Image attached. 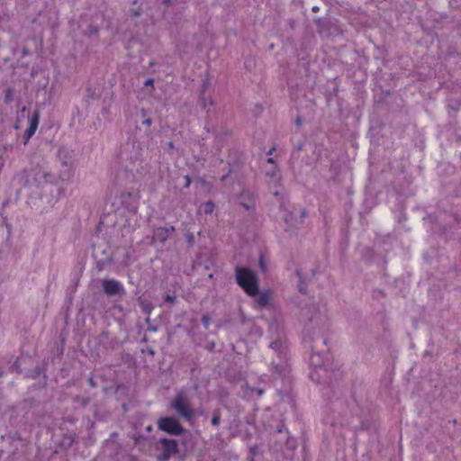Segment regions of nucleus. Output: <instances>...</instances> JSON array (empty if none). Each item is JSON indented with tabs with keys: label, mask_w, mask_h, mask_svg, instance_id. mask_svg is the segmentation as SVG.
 <instances>
[{
	"label": "nucleus",
	"mask_w": 461,
	"mask_h": 461,
	"mask_svg": "<svg viewBox=\"0 0 461 461\" xmlns=\"http://www.w3.org/2000/svg\"><path fill=\"white\" fill-rule=\"evenodd\" d=\"M267 163H269V164H275V160H274V158H267Z\"/></svg>",
	"instance_id": "20"
},
{
	"label": "nucleus",
	"mask_w": 461,
	"mask_h": 461,
	"mask_svg": "<svg viewBox=\"0 0 461 461\" xmlns=\"http://www.w3.org/2000/svg\"><path fill=\"white\" fill-rule=\"evenodd\" d=\"M153 83H154L153 79L149 78L146 80L145 86H153Z\"/></svg>",
	"instance_id": "18"
},
{
	"label": "nucleus",
	"mask_w": 461,
	"mask_h": 461,
	"mask_svg": "<svg viewBox=\"0 0 461 461\" xmlns=\"http://www.w3.org/2000/svg\"><path fill=\"white\" fill-rule=\"evenodd\" d=\"M172 408L188 421H191L194 416V412L190 403L183 395H177L171 402Z\"/></svg>",
	"instance_id": "3"
},
{
	"label": "nucleus",
	"mask_w": 461,
	"mask_h": 461,
	"mask_svg": "<svg viewBox=\"0 0 461 461\" xmlns=\"http://www.w3.org/2000/svg\"><path fill=\"white\" fill-rule=\"evenodd\" d=\"M142 114H143V116L146 115V112L144 110H142Z\"/></svg>",
	"instance_id": "29"
},
{
	"label": "nucleus",
	"mask_w": 461,
	"mask_h": 461,
	"mask_svg": "<svg viewBox=\"0 0 461 461\" xmlns=\"http://www.w3.org/2000/svg\"><path fill=\"white\" fill-rule=\"evenodd\" d=\"M102 286L104 294L107 295L122 294L125 292L122 284L115 279H104Z\"/></svg>",
	"instance_id": "5"
},
{
	"label": "nucleus",
	"mask_w": 461,
	"mask_h": 461,
	"mask_svg": "<svg viewBox=\"0 0 461 461\" xmlns=\"http://www.w3.org/2000/svg\"><path fill=\"white\" fill-rule=\"evenodd\" d=\"M89 384H91V386H95V383H94L93 379H89Z\"/></svg>",
	"instance_id": "24"
},
{
	"label": "nucleus",
	"mask_w": 461,
	"mask_h": 461,
	"mask_svg": "<svg viewBox=\"0 0 461 461\" xmlns=\"http://www.w3.org/2000/svg\"><path fill=\"white\" fill-rule=\"evenodd\" d=\"M267 176H270V182H273L275 185L279 184L281 181V176L278 170L271 174L267 173Z\"/></svg>",
	"instance_id": "10"
},
{
	"label": "nucleus",
	"mask_w": 461,
	"mask_h": 461,
	"mask_svg": "<svg viewBox=\"0 0 461 461\" xmlns=\"http://www.w3.org/2000/svg\"><path fill=\"white\" fill-rule=\"evenodd\" d=\"M235 277L237 284L249 296L258 294V280L257 275L248 267H237L235 268Z\"/></svg>",
	"instance_id": "1"
},
{
	"label": "nucleus",
	"mask_w": 461,
	"mask_h": 461,
	"mask_svg": "<svg viewBox=\"0 0 461 461\" xmlns=\"http://www.w3.org/2000/svg\"><path fill=\"white\" fill-rule=\"evenodd\" d=\"M315 318H316V316H315V315H314V316H311V317L309 318V321H310L311 322H312V321H313V320H314Z\"/></svg>",
	"instance_id": "23"
},
{
	"label": "nucleus",
	"mask_w": 461,
	"mask_h": 461,
	"mask_svg": "<svg viewBox=\"0 0 461 461\" xmlns=\"http://www.w3.org/2000/svg\"><path fill=\"white\" fill-rule=\"evenodd\" d=\"M165 4H169L170 0H163Z\"/></svg>",
	"instance_id": "26"
},
{
	"label": "nucleus",
	"mask_w": 461,
	"mask_h": 461,
	"mask_svg": "<svg viewBox=\"0 0 461 461\" xmlns=\"http://www.w3.org/2000/svg\"><path fill=\"white\" fill-rule=\"evenodd\" d=\"M158 428L169 435H182L185 431L178 420L174 417H162L158 420Z\"/></svg>",
	"instance_id": "2"
},
{
	"label": "nucleus",
	"mask_w": 461,
	"mask_h": 461,
	"mask_svg": "<svg viewBox=\"0 0 461 461\" xmlns=\"http://www.w3.org/2000/svg\"><path fill=\"white\" fill-rule=\"evenodd\" d=\"M274 194H275L276 196H277V195L279 194V192L275 191V192H274Z\"/></svg>",
	"instance_id": "27"
},
{
	"label": "nucleus",
	"mask_w": 461,
	"mask_h": 461,
	"mask_svg": "<svg viewBox=\"0 0 461 461\" xmlns=\"http://www.w3.org/2000/svg\"><path fill=\"white\" fill-rule=\"evenodd\" d=\"M40 122V113L35 111L32 115L29 118V127L25 131L24 133V144H26L29 140L34 135L36 132Z\"/></svg>",
	"instance_id": "6"
},
{
	"label": "nucleus",
	"mask_w": 461,
	"mask_h": 461,
	"mask_svg": "<svg viewBox=\"0 0 461 461\" xmlns=\"http://www.w3.org/2000/svg\"><path fill=\"white\" fill-rule=\"evenodd\" d=\"M202 321H203V326L207 329L209 326V317L203 316L202 319Z\"/></svg>",
	"instance_id": "16"
},
{
	"label": "nucleus",
	"mask_w": 461,
	"mask_h": 461,
	"mask_svg": "<svg viewBox=\"0 0 461 461\" xmlns=\"http://www.w3.org/2000/svg\"><path fill=\"white\" fill-rule=\"evenodd\" d=\"M158 232H162L164 234L163 240H165L167 239L168 230L161 228L158 230Z\"/></svg>",
	"instance_id": "15"
},
{
	"label": "nucleus",
	"mask_w": 461,
	"mask_h": 461,
	"mask_svg": "<svg viewBox=\"0 0 461 461\" xmlns=\"http://www.w3.org/2000/svg\"><path fill=\"white\" fill-rule=\"evenodd\" d=\"M271 298V294L269 292H265L258 296L255 304L258 308H265L269 304Z\"/></svg>",
	"instance_id": "8"
},
{
	"label": "nucleus",
	"mask_w": 461,
	"mask_h": 461,
	"mask_svg": "<svg viewBox=\"0 0 461 461\" xmlns=\"http://www.w3.org/2000/svg\"><path fill=\"white\" fill-rule=\"evenodd\" d=\"M160 442L163 445V455L166 458H168L171 455L177 453L178 445L175 439L163 438Z\"/></svg>",
	"instance_id": "7"
},
{
	"label": "nucleus",
	"mask_w": 461,
	"mask_h": 461,
	"mask_svg": "<svg viewBox=\"0 0 461 461\" xmlns=\"http://www.w3.org/2000/svg\"><path fill=\"white\" fill-rule=\"evenodd\" d=\"M243 205H244V207H245L246 209H249V204H247V203H243Z\"/></svg>",
	"instance_id": "25"
},
{
	"label": "nucleus",
	"mask_w": 461,
	"mask_h": 461,
	"mask_svg": "<svg viewBox=\"0 0 461 461\" xmlns=\"http://www.w3.org/2000/svg\"><path fill=\"white\" fill-rule=\"evenodd\" d=\"M296 274L298 276V277L300 278V282H299V291L302 293V294H304L305 291L303 289V282L302 280V276H301V271L300 270H296Z\"/></svg>",
	"instance_id": "11"
},
{
	"label": "nucleus",
	"mask_w": 461,
	"mask_h": 461,
	"mask_svg": "<svg viewBox=\"0 0 461 461\" xmlns=\"http://www.w3.org/2000/svg\"><path fill=\"white\" fill-rule=\"evenodd\" d=\"M191 185V178L189 177V176H185V188H188Z\"/></svg>",
	"instance_id": "14"
},
{
	"label": "nucleus",
	"mask_w": 461,
	"mask_h": 461,
	"mask_svg": "<svg viewBox=\"0 0 461 461\" xmlns=\"http://www.w3.org/2000/svg\"><path fill=\"white\" fill-rule=\"evenodd\" d=\"M312 10V12H318L319 11V7L318 6H313Z\"/></svg>",
	"instance_id": "21"
},
{
	"label": "nucleus",
	"mask_w": 461,
	"mask_h": 461,
	"mask_svg": "<svg viewBox=\"0 0 461 461\" xmlns=\"http://www.w3.org/2000/svg\"><path fill=\"white\" fill-rule=\"evenodd\" d=\"M175 300H176V297H175V296H172V295H170V294H167V295L165 296V301H166V302H167V303H174Z\"/></svg>",
	"instance_id": "13"
},
{
	"label": "nucleus",
	"mask_w": 461,
	"mask_h": 461,
	"mask_svg": "<svg viewBox=\"0 0 461 461\" xmlns=\"http://www.w3.org/2000/svg\"><path fill=\"white\" fill-rule=\"evenodd\" d=\"M143 123H144L147 127H150V126H151V123H152L151 119H149V118L145 119V120L143 121Z\"/></svg>",
	"instance_id": "17"
},
{
	"label": "nucleus",
	"mask_w": 461,
	"mask_h": 461,
	"mask_svg": "<svg viewBox=\"0 0 461 461\" xmlns=\"http://www.w3.org/2000/svg\"><path fill=\"white\" fill-rule=\"evenodd\" d=\"M296 123H297L298 125H301V123H302L301 118H299V117H298V118L296 119Z\"/></svg>",
	"instance_id": "22"
},
{
	"label": "nucleus",
	"mask_w": 461,
	"mask_h": 461,
	"mask_svg": "<svg viewBox=\"0 0 461 461\" xmlns=\"http://www.w3.org/2000/svg\"><path fill=\"white\" fill-rule=\"evenodd\" d=\"M214 208H215V205L212 201H207L204 203H203L201 206V210H203V212L205 214H212L214 211Z\"/></svg>",
	"instance_id": "9"
},
{
	"label": "nucleus",
	"mask_w": 461,
	"mask_h": 461,
	"mask_svg": "<svg viewBox=\"0 0 461 461\" xmlns=\"http://www.w3.org/2000/svg\"><path fill=\"white\" fill-rule=\"evenodd\" d=\"M311 366H314V369L310 373L312 380L320 382V372L328 374L330 372L328 365L323 361L322 356L319 353H312L310 357Z\"/></svg>",
	"instance_id": "4"
},
{
	"label": "nucleus",
	"mask_w": 461,
	"mask_h": 461,
	"mask_svg": "<svg viewBox=\"0 0 461 461\" xmlns=\"http://www.w3.org/2000/svg\"><path fill=\"white\" fill-rule=\"evenodd\" d=\"M134 15H135V16H139V15H140V13H138V12H134Z\"/></svg>",
	"instance_id": "28"
},
{
	"label": "nucleus",
	"mask_w": 461,
	"mask_h": 461,
	"mask_svg": "<svg viewBox=\"0 0 461 461\" xmlns=\"http://www.w3.org/2000/svg\"><path fill=\"white\" fill-rule=\"evenodd\" d=\"M276 150V147H272L269 151L267 152L268 155H272L273 152Z\"/></svg>",
	"instance_id": "19"
},
{
	"label": "nucleus",
	"mask_w": 461,
	"mask_h": 461,
	"mask_svg": "<svg viewBox=\"0 0 461 461\" xmlns=\"http://www.w3.org/2000/svg\"><path fill=\"white\" fill-rule=\"evenodd\" d=\"M212 424L217 426L220 424V416L218 414H214L212 419Z\"/></svg>",
	"instance_id": "12"
}]
</instances>
